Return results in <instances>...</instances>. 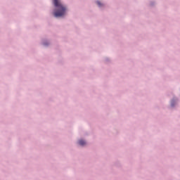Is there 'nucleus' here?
<instances>
[{
    "instance_id": "1",
    "label": "nucleus",
    "mask_w": 180,
    "mask_h": 180,
    "mask_svg": "<svg viewBox=\"0 0 180 180\" xmlns=\"http://www.w3.org/2000/svg\"><path fill=\"white\" fill-rule=\"evenodd\" d=\"M53 4L56 7V10L53 12L55 18H61V16H64L67 13V7H65L60 0H53Z\"/></svg>"
},
{
    "instance_id": "2",
    "label": "nucleus",
    "mask_w": 180,
    "mask_h": 180,
    "mask_svg": "<svg viewBox=\"0 0 180 180\" xmlns=\"http://www.w3.org/2000/svg\"><path fill=\"white\" fill-rule=\"evenodd\" d=\"M79 146H85V144H86V142H85V141L84 140H80L79 141Z\"/></svg>"
},
{
    "instance_id": "3",
    "label": "nucleus",
    "mask_w": 180,
    "mask_h": 180,
    "mask_svg": "<svg viewBox=\"0 0 180 180\" xmlns=\"http://www.w3.org/2000/svg\"><path fill=\"white\" fill-rule=\"evenodd\" d=\"M97 4L98 5V6H102V4L101 3V1H97Z\"/></svg>"
},
{
    "instance_id": "4",
    "label": "nucleus",
    "mask_w": 180,
    "mask_h": 180,
    "mask_svg": "<svg viewBox=\"0 0 180 180\" xmlns=\"http://www.w3.org/2000/svg\"><path fill=\"white\" fill-rule=\"evenodd\" d=\"M171 105H172V106H174V101H172Z\"/></svg>"
}]
</instances>
